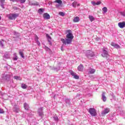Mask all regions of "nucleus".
<instances>
[{
    "mask_svg": "<svg viewBox=\"0 0 125 125\" xmlns=\"http://www.w3.org/2000/svg\"><path fill=\"white\" fill-rule=\"evenodd\" d=\"M71 32V30H67L66 33H68V34L66 35V38L65 40L63 38L61 39V41L63 44H71V42H72V41L74 39V36H73V34Z\"/></svg>",
    "mask_w": 125,
    "mask_h": 125,
    "instance_id": "obj_1",
    "label": "nucleus"
},
{
    "mask_svg": "<svg viewBox=\"0 0 125 125\" xmlns=\"http://www.w3.org/2000/svg\"><path fill=\"white\" fill-rule=\"evenodd\" d=\"M86 56L88 59L91 60L92 59V57H94V56H95V55L94 54V52L91 51H87L86 52Z\"/></svg>",
    "mask_w": 125,
    "mask_h": 125,
    "instance_id": "obj_2",
    "label": "nucleus"
},
{
    "mask_svg": "<svg viewBox=\"0 0 125 125\" xmlns=\"http://www.w3.org/2000/svg\"><path fill=\"white\" fill-rule=\"evenodd\" d=\"M19 16V14H10L8 15V18L10 20H15Z\"/></svg>",
    "mask_w": 125,
    "mask_h": 125,
    "instance_id": "obj_3",
    "label": "nucleus"
},
{
    "mask_svg": "<svg viewBox=\"0 0 125 125\" xmlns=\"http://www.w3.org/2000/svg\"><path fill=\"white\" fill-rule=\"evenodd\" d=\"M89 113L92 116V117H95L96 115H97V113L96 112V110L94 108H90L88 110Z\"/></svg>",
    "mask_w": 125,
    "mask_h": 125,
    "instance_id": "obj_4",
    "label": "nucleus"
},
{
    "mask_svg": "<svg viewBox=\"0 0 125 125\" xmlns=\"http://www.w3.org/2000/svg\"><path fill=\"white\" fill-rule=\"evenodd\" d=\"M110 113V108L109 107H106L104 109L103 111L102 112V116H105L106 114Z\"/></svg>",
    "mask_w": 125,
    "mask_h": 125,
    "instance_id": "obj_5",
    "label": "nucleus"
},
{
    "mask_svg": "<svg viewBox=\"0 0 125 125\" xmlns=\"http://www.w3.org/2000/svg\"><path fill=\"white\" fill-rule=\"evenodd\" d=\"M87 72L88 75H92V74H94L95 72H96V70L95 69L92 68L91 67H89V69H87Z\"/></svg>",
    "mask_w": 125,
    "mask_h": 125,
    "instance_id": "obj_6",
    "label": "nucleus"
},
{
    "mask_svg": "<svg viewBox=\"0 0 125 125\" xmlns=\"http://www.w3.org/2000/svg\"><path fill=\"white\" fill-rule=\"evenodd\" d=\"M43 18L44 19H46L47 20H48L49 19H50V16L48 13H45L43 14Z\"/></svg>",
    "mask_w": 125,
    "mask_h": 125,
    "instance_id": "obj_7",
    "label": "nucleus"
},
{
    "mask_svg": "<svg viewBox=\"0 0 125 125\" xmlns=\"http://www.w3.org/2000/svg\"><path fill=\"white\" fill-rule=\"evenodd\" d=\"M38 113L40 117L43 116V111H42V107H41L38 109Z\"/></svg>",
    "mask_w": 125,
    "mask_h": 125,
    "instance_id": "obj_8",
    "label": "nucleus"
},
{
    "mask_svg": "<svg viewBox=\"0 0 125 125\" xmlns=\"http://www.w3.org/2000/svg\"><path fill=\"white\" fill-rule=\"evenodd\" d=\"M118 26L119 28H121V29H123V28H125V21H123L122 22H119L118 23Z\"/></svg>",
    "mask_w": 125,
    "mask_h": 125,
    "instance_id": "obj_9",
    "label": "nucleus"
},
{
    "mask_svg": "<svg viewBox=\"0 0 125 125\" xmlns=\"http://www.w3.org/2000/svg\"><path fill=\"white\" fill-rule=\"evenodd\" d=\"M54 2L59 3L58 4L56 5V7H59L61 4H62V0H56L54 1Z\"/></svg>",
    "mask_w": 125,
    "mask_h": 125,
    "instance_id": "obj_10",
    "label": "nucleus"
},
{
    "mask_svg": "<svg viewBox=\"0 0 125 125\" xmlns=\"http://www.w3.org/2000/svg\"><path fill=\"white\" fill-rule=\"evenodd\" d=\"M103 52L104 54H102V56H103V57H108V51L105 49H104Z\"/></svg>",
    "mask_w": 125,
    "mask_h": 125,
    "instance_id": "obj_11",
    "label": "nucleus"
},
{
    "mask_svg": "<svg viewBox=\"0 0 125 125\" xmlns=\"http://www.w3.org/2000/svg\"><path fill=\"white\" fill-rule=\"evenodd\" d=\"M105 94H106V93L105 92H103L102 98L104 102H106V101L107 100V98H106Z\"/></svg>",
    "mask_w": 125,
    "mask_h": 125,
    "instance_id": "obj_12",
    "label": "nucleus"
},
{
    "mask_svg": "<svg viewBox=\"0 0 125 125\" xmlns=\"http://www.w3.org/2000/svg\"><path fill=\"white\" fill-rule=\"evenodd\" d=\"M46 36L48 39V41L49 42H50V45H52L51 40H52V38H51V37H50V36H49V35H48V34H47L46 35Z\"/></svg>",
    "mask_w": 125,
    "mask_h": 125,
    "instance_id": "obj_13",
    "label": "nucleus"
},
{
    "mask_svg": "<svg viewBox=\"0 0 125 125\" xmlns=\"http://www.w3.org/2000/svg\"><path fill=\"white\" fill-rule=\"evenodd\" d=\"M111 45L112 46H114V47H115V48H120L121 47H120V45H119L118 44H116L115 42H112L111 43Z\"/></svg>",
    "mask_w": 125,
    "mask_h": 125,
    "instance_id": "obj_14",
    "label": "nucleus"
},
{
    "mask_svg": "<svg viewBox=\"0 0 125 125\" xmlns=\"http://www.w3.org/2000/svg\"><path fill=\"white\" fill-rule=\"evenodd\" d=\"M78 71H80V72H82V71H83V64H80L78 67Z\"/></svg>",
    "mask_w": 125,
    "mask_h": 125,
    "instance_id": "obj_15",
    "label": "nucleus"
},
{
    "mask_svg": "<svg viewBox=\"0 0 125 125\" xmlns=\"http://www.w3.org/2000/svg\"><path fill=\"white\" fill-rule=\"evenodd\" d=\"M79 21H80V18L79 17H76L73 19V22H74V23H77Z\"/></svg>",
    "mask_w": 125,
    "mask_h": 125,
    "instance_id": "obj_16",
    "label": "nucleus"
},
{
    "mask_svg": "<svg viewBox=\"0 0 125 125\" xmlns=\"http://www.w3.org/2000/svg\"><path fill=\"white\" fill-rule=\"evenodd\" d=\"M14 111L16 113H19V111H20V110L19 109V106H16V107L14 108Z\"/></svg>",
    "mask_w": 125,
    "mask_h": 125,
    "instance_id": "obj_17",
    "label": "nucleus"
},
{
    "mask_svg": "<svg viewBox=\"0 0 125 125\" xmlns=\"http://www.w3.org/2000/svg\"><path fill=\"white\" fill-rule=\"evenodd\" d=\"M28 87V86L25 84V83H22L21 84V88H23V89H26Z\"/></svg>",
    "mask_w": 125,
    "mask_h": 125,
    "instance_id": "obj_18",
    "label": "nucleus"
},
{
    "mask_svg": "<svg viewBox=\"0 0 125 125\" xmlns=\"http://www.w3.org/2000/svg\"><path fill=\"white\" fill-rule=\"evenodd\" d=\"M89 19H90V21L92 22V21H94L95 19L92 16H89Z\"/></svg>",
    "mask_w": 125,
    "mask_h": 125,
    "instance_id": "obj_19",
    "label": "nucleus"
},
{
    "mask_svg": "<svg viewBox=\"0 0 125 125\" xmlns=\"http://www.w3.org/2000/svg\"><path fill=\"white\" fill-rule=\"evenodd\" d=\"M24 109L25 110H28L29 109V105H28V104H27V103L24 104Z\"/></svg>",
    "mask_w": 125,
    "mask_h": 125,
    "instance_id": "obj_20",
    "label": "nucleus"
},
{
    "mask_svg": "<svg viewBox=\"0 0 125 125\" xmlns=\"http://www.w3.org/2000/svg\"><path fill=\"white\" fill-rule=\"evenodd\" d=\"M19 54H20V55H21V57H22V58H24V53L23 52L20 51Z\"/></svg>",
    "mask_w": 125,
    "mask_h": 125,
    "instance_id": "obj_21",
    "label": "nucleus"
},
{
    "mask_svg": "<svg viewBox=\"0 0 125 125\" xmlns=\"http://www.w3.org/2000/svg\"><path fill=\"white\" fill-rule=\"evenodd\" d=\"M77 2L76 1H74L72 3V6L73 7H74L75 8H76V6H77Z\"/></svg>",
    "mask_w": 125,
    "mask_h": 125,
    "instance_id": "obj_22",
    "label": "nucleus"
},
{
    "mask_svg": "<svg viewBox=\"0 0 125 125\" xmlns=\"http://www.w3.org/2000/svg\"><path fill=\"white\" fill-rule=\"evenodd\" d=\"M107 7H104L103 9H102V10H103V11H104V13H107Z\"/></svg>",
    "mask_w": 125,
    "mask_h": 125,
    "instance_id": "obj_23",
    "label": "nucleus"
},
{
    "mask_svg": "<svg viewBox=\"0 0 125 125\" xmlns=\"http://www.w3.org/2000/svg\"><path fill=\"white\" fill-rule=\"evenodd\" d=\"M73 78L74 79H76V80H79V79H80V77H79V76H78L76 74L73 76Z\"/></svg>",
    "mask_w": 125,
    "mask_h": 125,
    "instance_id": "obj_24",
    "label": "nucleus"
},
{
    "mask_svg": "<svg viewBox=\"0 0 125 125\" xmlns=\"http://www.w3.org/2000/svg\"><path fill=\"white\" fill-rule=\"evenodd\" d=\"M59 15H61V16H65V14L62 12H59Z\"/></svg>",
    "mask_w": 125,
    "mask_h": 125,
    "instance_id": "obj_25",
    "label": "nucleus"
},
{
    "mask_svg": "<svg viewBox=\"0 0 125 125\" xmlns=\"http://www.w3.org/2000/svg\"><path fill=\"white\" fill-rule=\"evenodd\" d=\"M38 12H39V13H41V12L42 13V12H43V9H42V8L39 9V10H38Z\"/></svg>",
    "mask_w": 125,
    "mask_h": 125,
    "instance_id": "obj_26",
    "label": "nucleus"
},
{
    "mask_svg": "<svg viewBox=\"0 0 125 125\" xmlns=\"http://www.w3.org/2000/svg\"><path fill=\"white\" fill-rule=\"evenodd\" d=\"M70 74L71 76H73V77H74L76 75V73H75L74 71H71L70 72Z\"/></svg>",
    "mask_w": 125,
    "mask_h": 125,
    "instance_id": "obj_27",
    "label": "nucleus"
},
{
    "mask_svg": "<svg viewBox=\"0 0 125 125\" xmlns=\"http://www.w3.org/2000/svg\"><path fill=\"white\" fill-rule=\"evenodd\" d=\"M0 114H4V111H3V109L0 108Z\"/></svg>",
    "mask_w": 125,
    "mask_h": 125,
    "instance_id": "obj_28",
    "label": "nucleus"
},
{
    "mask_svg": "<svg viewBox=\"0 0 125 125\" xmlns=\"http://www.w3.org/2000/svg\"><path fill=\"white\" fill-rule=\"evenodd\" d=\"M35 42H39V37L37 35L35 36Z\"/></svg>",
    "mask_w": 125,
    "mask_h": 125,
    "instance_id": "obj_29",
    "label": "nucleus"
},
{
    "mask_svg": "<svg viewBox=\"0 0 125 125\" xmlns=\"http://www.w3.org/2000/svg\"><path fill=\"white\" fill-rule=\"evenodd\" d=\"M45 48L46 50H47L48 51H50V48H48V47H45Z\"/></svg>",
    "mask_w": 125,
    "mask_h": 125,
    "instance_id": "obj_30",
    "label": "nucleus"
},
{
    "mask_svg": "<svg viewBox=\"0 0 125 125\" xmlns=\"http://www.w3.org/2000/svg\"><path fill=\"white\" fill-rule=\"evenodd\" d=\"M96 5H99V4H101V1H99L97 3H96Z\"/></svg>",
    "mask_w": 125,
    "mask_h": 125,
    "instance_id": "obj_31",
    "label": "nucleus"
},
{
    "mask_svg": "<svg viewBox=\"0 0 125 125\" xmlns=\"http://www.w3.org/2000/svg\"><path fill=\"white\" fill-rule=\"evenodd\" d=\"M120 13H121V15H122V16H124L125 17V12H121Z\"/></svg>",
    "mask_w": 125,
    "mask_h": 125,
    "instance_id": "obj_32",
    "label": "nucleus"
},
{
    "mask_svg": "<svg viewBox=\"0 0 125 125\" xmlns=\"http://www.w3.org/2000/svg\"><path fill=\"white\" fill-rule=\"evenodd\" d=\"M20 78V77H18V76L14 77V78L15 79V80H18Z\"/></svg>",
    "mask_w": 125,
    "mask_h": 125,
    "instance_id": "obj_33",
    "label": "nucleus"
},
{
    "mask_svg": "<svg viewBox=\"0 0 125 125\" xmlns=\"http://www.w3.org/2000/svg\"><path fill=\"white\" fill-rule=\"evenodd\" d=\"M26 1V0H20V2L21 3H24Z\"/></svg>",
    "mask_w": 125,
    "mask_h": 125,
    "instance_id": "obj_34",
    "label": "nucleus"
},
{
    "mask_svg": "<svg viewBox=\"0 0 125 125\" xmlns=\"http://www.w3.org/2000/svg\"><path fill=\"white\" fill-rule=\"evenodd\" d=\"M1 3H4L5 2V0H0Z\"/></svg>",
    "mask_w": 125,
    "mask_h": 125,
    "instance_id": "obj_35",
    "label": "nucleus"
},
{
    "mask_svg": "<svg viewBox=\"0 0 125 125\" xmlns=\"http://www.w3.org/2000/svg\"><path fill=\"white\" fill-rule=\"evenodd\" d=\"M36 42L39 46H41V42H40V41H37Z\"/></svg>",
    "mask_w": 125,
    "mask_h": 125,
    "instance_id": "obj_36",
    "label": "nucleus"
},
{
    "mask_svg": "<svg viewBox=\"0 0 125 125\" xmlns=\"http://www.w3.org/2000/svg\"><path fill=\"white\" fill-rule=\"evenodd\" d=\"M3 43H2V42L1 41L0 42V46H2V47H3Z\"/></svg>",
    "mask_w": 125,
    "mask_h": 125,
    "instance_id": "obj_37",
    "label": "nucleus"
},
{
    "mask_svg": "<svg viewBox=\"0 0 125 125\" xmlns=\"http://www.w3.org/2000/svg\"><path fill=\"white\" fill-rule=\"evenodd\" d=\"M55 121H58V117L57 116L54 117Z\"/></svg>",
    "mask_w": 125,
    "mask_h": 125,
    "instance_id": "obj_38",
    "label": "nucleus"
},
{
    "mask_svg": "<svg viewBox=\"0 0 125 125\" xmlns=\"http://www.w3.org/2000/svg\"><path fill=\"white\" fill-rule=\"evenodd\" d=\"M13 60H15V61H16L17 60V56H16L15 58H14Z\"/></svg>",
    "mask_w": 125,
    "mask_h": 125,
    "instance_id": "obj_39",
    "label": "nucleus"
},
{
    "mask_svg": "<svg viewBox=\"0 0 125 125\" xmlns=\"http://www.w3.org/2000/svg\"><path fill=\"white\" fill-rule=\"evenodd\" d=\"M93 5H96V3H95V2H92Z\"/></svg>",
    "mask_w": 125,
    "mask_h": 125,
    "instance_id": "obj_40",
    "label": "nucleus"
},
{
    "mask_svg": "<svg viewBox=\"0 0 125 125\" xmlns=\"http://www.w3.org/2000/svg\"><path fill=\"white\" fill-rule=\"evenodd\" d=\"M61 50H62V51H63V47H61Z\"/></svg>",
    "mask_w": 125,
    "mask_h": 125,
    "instance_id": "obj_41",
    "label": "nucleus"
},
{
    "mask_svg": "<svg viewBox=\"0 0 125 125\" xmlns=\"http://www.w3.org/2000/svg\"><path fill=\"white\" fill-rule=\"evenodd\" d=\"M36 5H39V3H37Z\"/></svg>",
    "mask_w": 125,
    "mask_h": 125,
    "instance_id": "obj_42",
    "label": "nucleus"
},
{
    "mask_svg": "<svg viewBox=\"0 0 125 125\" xmlns=\"http://www.w3.org/2000/svg\"><path fill=\"white\" fill-rule=\"evenodd\" d=\"M80 5V4H77V6H79Z\"/></svg>",
    "mask_w": 125,
    "mask_h": 125,
    "instance_id": "obj_43",
    "label": "nucleus"
},
{
    "mask_svg": "<svg viewBox=\"0 0 125 125\" xmlns=\"http://www.w3.org/2000/svg\"><path fill=\"white\" fill-rule=\"evenodd\" d=\"M0 20H1V17L0 16Z\"/></svg>",
    "mask_w": 125,
    "mask_h": 125,
    "instance_id": "obj_44",
    "label": "nucleus"
},
{
    "mask_svg": "<svg viewBox=\"0 0 125 125\" xmlns=\"http://www.w3.org/2000/svg\"><path fill=\"white\" fill-rule=\"evenodd\" d=\"M51 35H52V33H51Z\"/></svg>",
    "mask_w": 125,
    "mask_h": 125,
    "instance_id": "obj_45",
    "label": "nucleus"
}]
</instances>
